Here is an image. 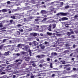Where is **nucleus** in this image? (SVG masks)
I'll list each match as a JSON object with an SVG mask.
<instances>
[{"label": "nucleus", "instance_id": "nucleus-1", "mask_svg": "<svg viewBox=\"0 0 78 78\" xmlns=\"http://www.w3.org/2000/svg\"><path fill=\"white\" fill-rule=\"evenodd\" d=\"M61 14V15H62V16H66V15H67V13H63V12H60L58 13L57 14H56L57 16H59Z\"/></svg>", "mask_w": 78, "mask_h": 78}, {"label": "nucleus", "instance_id": "nucleus-2", "mask_svg": "<svg viewBox=\"0 0 78 78\" xmlns=\"http://www.w3.org/2000/svg\"><path fill=\"white\" fill-rule=\"evenodd\" d=\"M22 50H25V51H29V47H28L27 48H23Z\"/></svg>", "mask_w": 78, "mask_h": 78}, {"label": "nucleus", "instance_id": "nucleus-3", "mask_svg": "<svg viewBox=\"0 0 78 78\" xmlns=\"http://www.w3.org/2000/svg\"><path fill=\"white\" fill-rule=\"evenodd\" d=\"M62 20H68V18L67 17H63L61 19Z\"/></svg>", "mask_w": 78, "mask_h": 78}, {"label": "nucleus", "instance_id": "nucleus-4", "mask_svg": "<svg viewBox=\"0 0 78 78\" xmlns=\"http://www.w3.org/2000/svg\"><path fill=\"white\" fill-rule=\"evenodd\" d=\"M30 57H25V60L27 61H29L30 60Z\"/></svg>", "mask_w": 78, "mask_h": 78}, {"label": "nucleus", "instance_id": "nucleus-5", "mask_svg": "<svg viewBox=\"0 0 78 78\" xmlns=\"http://www.w3.org/2000/svg\"><path fill=\"white\" fill-rule=\"evenodd\" d=\"M33 43L34 45H38V44H39L36 41H34L33 42Z\"/></svg>", "mask_w": 78, "mask_h": 78}, {"label": "nucleus", "instance_id": "nucleus-6", "mask_svg": "<svg viewBox=\"0 0 78 78\" xmlns=\"http://www.w3.org/2000/svg\"><path fill=\"white\" fill-rule=\"evenodd\" d=\"M2 11L3 12H7L8 11V10L6 9H4L2 10Z\"/></svg>", "mask_w": 78, "mask_h": 78}, {"label": "nucleus", "instance_id": "nucleus-7", "mask_svg": "<svg viewBox=\"0 0 78 78\" xmlns=\"http://www.w3.org/2000/svg\"><path fill=\"white\" fill-rule=\"evenodd\" d=\"M41 14H45V13H46V11L45 10H42L41 11Z\"/></svg>", "mask_w": 78, "mask_h": 78}, {"label": "nucleus", "instance_id": "nucleus-8", "mask_svg": "<svg viewBox=\"0 0 78 78\" xmlns=\"http://www.w3.org/2000/svg\"><path fill=\"white\" fill-rule=\"evenodd\" d=\"M74 32L73 31H72L71 32H68L67 33V34H69V35H70L71 34H73Z\"/></svg>", "mask_w": 78, "mask_h": 78}, {"label": "nucleus", "instance_id": "nucleus-9", "mask_svg": "<svg viewBox=\"0 0 78 78\" xmlns=\"http://www.w3.org/2000/svg\"><path fill=\"white\" fill-rule=\"evenodd\" d=\"M31 34L32 35H33L34 36H37V33H32Z\"/></svg>", "mask_w": 78, "mask_h": 78}, {"label": "nucleus", "instance_id": "nucleus-10", "mask_svg": "<svg viewBox=\"0 0 78 78\" xmlns=\"http://www.w3.org/2000/svg\"><path fill=\"white\" fill-rule=\"evenodd\" d=\"M47 34L49 36H51L52 34L51 33H49L48 32H47Z\"/></svg>", "mask_w": 78, "mask_h": 78}, {"label": "nucleus", "instance_id": "nucleus-11", "mask_svg": "<svg viewBox=\"0 0 78 78\" xmlns=\"http://www.w3.org/2000/svg\"><path fill=\"white\" fill-rule=\"evenodd\" d=\"M11 18H12V19H16V16H11Z\"/></svg>", "mask_w": 78, "mask_h": 78}, {"label": "nucleus", "instance_id": "nucleus-12", "mask_svg": "<svg viewBox=\"0 0 78 78\" xmlns=\"http://www.w3.org/2000/svg\"><path fill=\"white\" fill-rule=\"evenodd\" d=\"M9 54V51H8L7 52H5V55L6 56L7 55H8Z\"/></svg>", "mask_w": 78, "mask_h": 78}, {"label": "nucleus", "instance_id": "nucleus-13", "mask_svg": "<svg viewBox=\"0 0 78 78\" xmlns=\"http://www.w3.org/2000/svg\"><path fill=\"white\" fill-rule=\"evenodd\" d=\"M47 19V18H44V19L43 20L42 22H45V21H46Z\"/></svg>", "mask_w": 78, "mask_h": 78}, {"label": "nucleus", "instance_id": "nucleus-14", "mask_svg": "<svg viewBox=\"0 0 78 78\" xmlns=\"http://www.w3.org/2000/svg\"><path fill=\"white\" fill-rule=\"evenodd\" d=\"M39 19H35V21L36 22H38V21H39Z\"/></svg>", "mask_w": 78, "mask_h": 78}, {"label": "nucleus", "instance_id": "nucleus-15", "mask_svg": "<svg viewBox=\"0 0 78 78\" xmlns=\"http://www.w3.org/2000/svg\"><path fill=\"white\" fill-rule=\"evenodd\" d=\"M0 28L3 27V24L2 23H0Z\"/></svg>", "mask_w": 78, "mask_h": 78}, {"label": "nucleus", "instance_id": "nucleus-16", "mask_svg": "<svg viewBox=\"0 0 78 78\" xmlns=\"http://www.w3.org/2000/svg\"><path fill=\"white\" fill-rule=\"evenodd\" d=\"M19 30L21 32H23V29H19Z\"/></svg>", "mask_w": 78, "mask_h": 78}, {"label": "nucleus", "instance_id": "nucleus-17", "mask_svg": "<svg viewBox=\"0 0 78 78\" xmlns=\"http://www.w3.org/2000/svg\"><path fill=\"white\" fill-rule=\"evenodd\" d=\"M21 61V62H22V60H17L15 61V62H18V61Z\"/></svg>", "mask_w": 78, "mask_h": 78}, {"label": "nucleus", "instance_id": "nucleus-18", "mask_svg": "<svg viewBox=\"0 0 78 78\" xmlns=\"http://www.w3.org/2000/svg\"><path fill=\"white\" fill-rule=\"evenodd\" d=\"M69 8V5H67L65 7V8L66 9H67V8Z\"/></svg>", "mask_w": 78, "mask_h": 78}, {"label": "nucleus", "instance_id": "nucleus-19", "mask_svg": "<svg viewBox=\"0 0 78 78\" xmlns=\"http://www.w3.org/2000/svg\"><path fill=\"white\" fill-rule=\"evenodd\" d=\"M55 27H56V25L53 24V28H55Z\"/></svg>", "mask_w": 78, "mask_h": 78}, {"label": "nucleus", "instance_id": "nucleus-20", "mask_svg": "<svg viewBox=\"0 0 78 78\" xmlns=\"http://www.w3.org/2000/svg\"><path fill=\"white\" fill-rule=\"evenodd\" d=\"M52 65H53L52 64V63L50 64V66L51 68H53V66H52Z\"/></svg>", "mask_w": 78, "mask_h": 78}, {"label": "nucleus", "instance_id": "nucleus-21", "mask_svg": "<svg viewBox=\"0 0 78 78\" xmlns=\"http://www.w3.org/2000/svg\"><path fill=\"white\" fill-rule=\"evenodd\" d=\"M32 66L34 67H36V65L35 63H34L32 64Z\"/></svg>", "mask_w": 78, "mask_h": 78}, {"label": "nucleus", "instance_id": "nucleus-22", "mask_svg": "<svg viewBox=\"0 0 78 78\" xmlns=\"http://www.w3.org/2000/svg\"><path fill=\"white\" fill-rule=\"evenodd\" d=\"M8 10L9 11V14H11V11H10V9H8Z\"/></svg>", "mask_w": 78, "mask_h": 78}, {"label": "nucleus", "instance_id": "nucleus-23", "mask_svg": "<svg viewBox=\"0 0 78 78\" xmlns=\"http://www.w3.org/2000/svg\"><path fill=\"white\" fill-rule=\"evenodd\" d=\"M8 39H5L3 40V42H5V41H7Z\"/></svg>", "mask_w": 78, "mask_h": 78}, {"label": "nucleus", "instance_id": "nucleus-24", "mask_svg": "<svg viewBox=\"0 0 78 78\" xmlns=\"http://www.w3.org/2000/svg\"><path fill=\"white\" fill-rule=\"evenodd\" d=\"M21 55H23V54H25V52H20Z\"/></svg>", "mask_w": 78, "mask_h": 78}, {"label": "nucleus", "instance_id": "nucleus-25", "mask_svg": "<svg viewBox=\"0 0 78 78\" xmlns=\"http://www.w3.org/2000/svg\"><path fill=\"white\" fill-rule=\"evenodd\" d=\"M47 61H50V59L49 58H47Z\"/></svg>", "mask_w": 78, "mask_h": 78}, {"label": "nucleus", "instance_id": "nucleus-26", "mask_svg": "<svg viewBox=\"0 0 78 78\" xmlns=\"http://www.w3.org/2000/svg\"><path fill=\"white\" fill-rule=\"evenodd\" d=\"M37 58H41V56L40 55H37Z\"/></svg>", "mask_w": 78, "mask_h": 78}, {"label": "nucleus", "instance_id": "nucleus-27", "mask_svg": "<svg viewBox=\"0 0 78 78\" xmlns=\"http://www.w3.org/2000/svg\"><path fill=\"white\" fill-rule=\"evenodd\" d=\"M21 44H19L18 45V47H20V46H21Z\"/></svg>", "mask_w": 78, "mask_h": 78}, {"label": "nucleus", "instance_id": "nucleus-28", "mask_svg": "<svg viewBox=\"0 0 78 78\" xmlns=\"http://www.w3.org/2000/svg\"><path fill=\"white\" fill-rule=\"evenodd\" d=\"M16 71H17V70H14V72H15L14 73H17V72H16Z\"/></svg>", "mask_w": 78, "mask_h": 78}, {"label": "nucleus", "instance_id": "nucleus-29", "mask_svg": "<svg viewBox=\"0 0 78 78\" xmlns=\"http://www.w3.org/2000/svg\"><path fill=\"white\" fill-rule=\"evenodd\" d=\"M70 70V68H69L67 69V70Z\"/></svg>", "mask_w": 78, "mask_h": 78}, {"label": "nucleus", "instance_id": "nucleus-30", "mask_svg": "<svg viewBox=\"0 0 78 78\" xmlns=\"http://www.w3.org/2000/svg\"><path fill=\"white\" fill-rule=\"evenodd\" d=\"M18 27H22V25L21 24H18L17 25Z\"/></svg>", "mask_w": 78, "mask_h": 78}, {"label": "nucleus", "instance_id": "nucleus-31", "mask_svg": "<svg viewBox=\"0 0 78 78\" xmlns=\"http://www.w3.org/2000/svg\"><path fill=\"white\" fill-rule=\"evenodd\" d=\"M16 55L17 56H20V54L19 53H17Z\"/></svg>", "mask_w": 78, "mask_h": 78}, {"label": "nucleus", "instance_id": "nucleus-32", "mask_svg": "<svg viewBox=\"0 0 78 78\" xmlns=\"http://www.w3.org/2000/svg\"><path fill=\"white\" fill-rule=\"evenodd\" d=\"M39 67H43V65H42V64H40L39 65Z\"/></svg>", "mask_w": 78, "mask_h": 78}, {"label": "nucleus", "instance_id": "nucleus-33", "mask_svg": "<svg viewBox=\"0 0 78 78\" xmlns=\"http://www.w3.org/2000/svg\"><path fill=\"white\" fill-rule=\"evenodd\" d=\"M12 22H13V20H10V23H12Z\"/></svg>", "mask_w": 78, "mask_h": 78}, {"label": "nucleus", "instance_id": "nucleus-34", "mask_svg": "<svg viewBox=\"0 0 78 78\" xmlns=\"http://www.w3.org/2000/svg\"><path fill=\"white\" fill-rule=\"evenodd\" d=\"M55 76V74H53L51 76L52 77H54Z\"/></svg>", "mask_w": 78, "mask_h": 78}, {"label": "nucleus", "instance_id": "nucleus-35", "mask_svg": "<svg viewBox=\"0 0 78 78\" xmlns=\"http://www.w3.org/2000/svg\"><path fill=\"white\" fill-rule=\"evenodd\" d=\"M6 63L7 64H9V63H8V61H6Z\"/></svg>", "mask_w": 78, "mask_h": 78}, {"label": "nucleus", "instance_id": "nucleus-36", "mask_svg": "<svg viewBox=\"0 0 78 78\" xmlns=\"http://www.w3.org/2000/svg\"><path fill=\"white\" fill-rule=\"evenodd\" d=\"M66 47H69V44H66Z\"/></svg>", "mask_w": 78, "mask_h": 78}, {"label": "nucleus", "instance_id": "nucleus-37", "mask_svg": "<svg viewBox=\"0 0 78 78\" xmlns=\"http://www.w3.org/2000/svg\"><path fill=\"white\" fill-rule=\"evenodd\" d=\"M45 55H41V56H42V57H45Z\"/></svg>", "mask_w": 78, "mask_h": 78}, {"label": "nucleus", "instance_id": "nucleus-38", "mask_svg": "<svg viewBox=\"0 0 78 78\" xmlns=\"http://www.w3.org/2000/svg\"><path fill=\"white\" fill-rule=\"evenodd\" d=\"M12 77L13 78H16V76L15 75H13L12 76Z\"/></svg>", "mask_w": 78, "mask_h": 78}, {"label": "nucleus", "instance_id": "nucleus-39", "mask_svg": "<svg viewBox=\"0 0 78 78\" xmlns=\"http://www.w3.org/2000/svg\"><path fill=\"white\" fill-rule=\"evenodd\" d=\"M48 30H49V31H51V28H49Z\"/></svg>", "mask_w": 78, "mask_h": 78}, {"label": "nucleus", "instance_id": "nucleus-40", "mask_svg": "<svg viewBox=\"0 0 78 78\" xmlns=\"http://www.w3.org/2000/svg\"><path fill=\"white\" fill-rule=\"evenodd\" d=\"M7 3L8 4H10V1H8L7 2Z\"/></svg>", "mask_w": 78, "mask_h": 78}, {"label": "nucleus", "instance_id": "nucleus-41", "mask_svg": "<svg viewBox=\"0 0 78 78\" xmlns=\"http://www.w3.org/2000/svg\"><path fill=\"white\" fill-rule=\"evenodd\" d=\"M43 47H42L41 48L42 49H44V48H45V46H43Z\"/></svg>", "mask_w": 78, "mask_h": 78}, {"label": "nucleus", "instance_id": "nucleus-42", "mask_svg": "<svg viewBox=\"0 0 78 78\" xmlns=\"http://www.w3.org/2000/svg\"><path fill=\"white\" fill-rule=\"evenodd\" d=\"M31 78H34V76H31Z\"/></svg>", "mask_w": 78, "mask_h": 78}, {"label": "nucleus", "instance_id": "nucleus-43", "mask_svg": "<svg viewBox=\"0 0 78 78\" xmlns=\"http://www.w3.org/2000/svg\"><path fill=\"white\" fill-rule=\"evenodd\" d=\"M44 43L46 44V45H47V44H48V43L47 42L45 41L44 42Z\"/></svg>", "mask_w": 78, "mask_h": 78}, {"label": "nucleus", "instance_id": "nucleus-44", "mask_svg": "<svg viewBox=\"0 0 78 78\" xmlns=\"http://www.w3.org/2000/svg\"><path fill=\"white\" fill-rule=\"evenodd\" d=\"M77 17H78V16L76 15L75 16L74 18H76Z\"/></svg>", "mask_w": 78, "mask_h": 78}, {"label": "nucleus", "instance_id": "nucleus-45", "mask_svg": "<svg viewBox=\"0 0 78 78\" xmlns=\"http://www.w3.org/2000/svg\"><path fill=\"white\" fill-rule=\"evenodd\" d=\"M66 48L68 50H70V48Z\"/></svg>", "mask_w": 78, "mask_h": 78}, {"label": "nucleus", "instance_id": "nucleus-46", "mask_svg": "<svg viewBox=\"0 0 78 78\" xmlns=\"http://www.w3.org/2000/svg\"><path fill=\"white\" fill-rule=\"evenodd\" d=\"M6 29V28L3 27L2 29V30H5Z\"/></svg>", "mask_w": 78, "mask_h": 78}, {"label": "nucleus", "instance_id": "nucleus-47", "mask_svg": "<svg viewBox=\"0 0 78 78\" xmlns=\"http://www.w3.org/2000/svg\"><path fill=\"white\" fill-rule=\"evenodd\" d=\"M75 44H74L73 45V48H75Z\"/></svg>", "mask_w": 78, "mask_h": 78}, {"label": "nucleus", "instance_id": "nucleus-48", "mask_svg": "<svg viewBox=\"0 0 78 78\" xmlns=\"http://www.w3.org/2000/svg\"><path fill=\"white\" fill-rule=\"evenodd\" d=\"M1 74H5V73L2 72V73H1Z\"/></svg>", "mask_w": 78, "mask_h": 78}, {"label": "nucleus", "instance_id": "nucleus-49", "mask_svg": "<svg viewBox=\"0 0 78 78\" xmlns=\"http://www.w3.org/2000/svg\"><path fill=\"white\" fill-rule=\"evenodd\" d=\"M40 35H41V36H43V34H42V33L40 34Z\"/></svg>", "mask_w": 78, "mask_h": 78}, {"label": "nucleus", "instance_id": "nucleus-50", "mask_svg": "<svg viewBox=\"0 0 78 78\" xmlns=\"http://www.w3.org/2000/svg\"><path fill=\"white\" fill-rule=\"evenodd\" d=\"M51 25H50L49 26V28H51Z\"/></svg>", "mask_w": 78, "mask_h": 78}, {"label": "nucleus", "instance_id": "nucleus-51", "mask_svg": "<svg viewBox=\"0 0 78 78\" xmlns=\"http://www.w3.org/2000/svg\"><path fill=\"white\" fill-rule=\"evenodd\" d=\"M29 53H30V56H32L31 54V52H30V51H29Z\"/></svg>", "mask_w": 78, "mask_h": 78}, {"label": "nucleus", "instance_id": "nucleus-52", "mask_svg": "<svg viewBox=\"0 0 78 78\" xmlns=\"http://www.w3.org/2000/svg\"><path fill=\"white\" fill-rule=\"evenodd\" d=\"M54 61H55V62H57V61H58V60L56 59V60H55Z\"/></svg>", "mask_w": 78, "mask_h": 78}, {"label": "nucleus", "instance_id": "nucleus-53", "mask_svg": "<svg viewBox=\"0 0 78 78\" xmlns=\"http://www.w3.org/2000/svg\"><path fill=\"white\" fill-rule=\"evenodd\" d=\"M54 54L55 55H57V53H56V52H55L54 53Z\"/></svg>", "mask_w": 78, "mask_h": 78}, {"label": "nucleus", "instance_id": "nucleus-54", "mask_svg": "<svg viewBox=\"0 0 78 78\" xmlns=\"http://www.w3.org/2000/svg\"><path fill=\"white\" fill-rule=\"evenodd\" d=\"M29 45H32V44H31V43H29Z\"/></svg>", "mask_w": 78, "mask_h": 78}, {"label": "nucleus", "instance_id": "nucleus-55", "mask_svg": "<svg viewBox=\"0 0 78 78\" xmlns=\"http://www.w3.org/2000/svg\"><path fill=\"white\" fill-rule=\"evenodd\" d=\"M73 69L74 70H76V68H73Z\"/></svg>", "mask_w": 78, "mask_h": 78}, {"label": "nucleus", "instance_id": "nucleus-56", "mask_svg": "<svg viewBox=\"0 0 78 78\" xmlns=\"http://www.w3.org/2000/svg\"><path fill=\"white\" fill-rule=\"evenodd\" d=\"M40 44V45H39V47H42V44Z\"/></svg>", "mask_w": 78, "mask_h": 78}, {"label": "nucleus", "instance_id": "nucleus-57", "mask_svg": "<svg viewBox=\"0 0 78 78\" xmlns=\"http://www.w3.org/2000/svg\"><path fill=\"white\" fill-rule=\"evenodd\" d=\"M36 40L37 41H39V39L38 38Z\"/></svg>", "mask_w": 78, "mask_h": 78}, {"label": "nucleus", "instance_id": "nucleus-58", "mask_svg": "<svg viewBox=\"0 0 78 78\" xmlns=\"http://www.w3.org/2000/svg\"><path fill=\"white\" fill-rule=\"evenodd\" d=\"M12 42V40H10L9 41V43H12V42Z\"/></svg>", "mask_w": 78, "mask_h": 78}, {"label": "nucleus", "instance_id": "nucleus-59", "mask_svg": "<svg viewBox=\"0 0 78 78\" xmlns=\"http://www.w3.org/2000/svg\"><path fill=\"white\" fill-rule=\"evenodd\" d=\"M72 37H73V38H75V37L74 36L72 35Z\"/></svg>", "mask_w": 78, "mask_h": 78}, {"label": "nucleus", "instance_id": "nucleus-60", "mask_svg": "<svg viewBox=\"0 0 78 78\" xmlns=\"http://www.w3.org/2000/svg\"><path fill=\"white\" fill-rule=\"evenodd\" d=\"M61 5H63V2H61Z\"/></svg>", "mask_w": 78, "mask_h": 78}, {"label": "nucleus", "instance_id": "nucleus-61", "mask_svg": "<svg viewBox=\"0 0 78 78\" xmlns=\"http://www.w3.org/2000/svg\"><path fill=\"white\" fill-rule=\"evenodd\" d=\"M66 63L65 62H62V64H65Z\"/></svg>", "mask_w": 78, "mask_h": 78}, {"label": "nucleus", "instance_id": "nucleus-62", "mask_svg": "<svg viewBox=\"0 0 78 78\" xmlns=\"http://www.w3.org/2000/svg\"><path fill=\"white\" fill-rule=\"evenodd\" d=\"M42 4L43 5L44 4V2H42Z\"/></svg>", "mask_w": 78, "mask_h": 78}, {"label": "nucleus", "instance_id": "nucleus-63", "mask_svg": "<svg viewBox=\"0 0 78 78\" xmlns=\"http://www.w3.org/2000/svg\"><path fill=\"white\" fill-rule=\"evenodd\" d=\"M2 46H0V49H2Z\"/></svg>", "mask_w": 78, "mask_h": 78}, {"label": "nucleus", "instance_id": "nucleus-64", "mask_svg": "<svg viewBox=\"0 0 78 78\" xmlns=\"http://www.w3.org/2000/svg\"><path fill=\"white\" fill-rule=\"evenodd\" d=\"M62 67V65H60V67Z\"/></svg>", "mask_w": 78, "mask_h": 78}]
</instances>
